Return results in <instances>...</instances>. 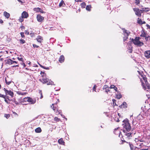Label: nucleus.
<instances>
[{
	"instance_id": "obj_14",
	"label": "nucleus",
	"mask_w": 150,
	"mask_h": 150,
	"mask_svg": "<svg viewBox=\"0 0 150 150\" xmlns=\"http://www.w3.org/2000/svg\"><path fill=\"white\" fill-rule=\"evenodd\" d=\"M21 16L24 18H27L28 17L29 15L27 12L24 11L22 13Z\"/></svg>"
},
{
	"instance_id": "obj_36",
	"label": "nucleus",
	"mask_w": 150,
	"mask_h": 150,
	"mask_svg": "<svg viewBox=\"0 0 150 150\" xmlns=\"http://www.w3.org/2000/svg\"><path fill=\"white\" fill-rule=\"evenodd\" d=\"M13 103L16 105H18L21 103V102H17L15 99L13 100Z\"/></svg>"
},
{
	"instance_id": "obj_46",
	"label": "nucleus",
	"mask_w": 150,
	"mask_h": 150,
	"mask_svg": "<svg viewBox=\"0 0 150 150\" xmlns=\"http://www.w3.org/2000/svg\"><path fill=\"white\" fill-rule=\"evenodd\" d=\"M112 101H113V105H114V106L116 105H117L116 104V100L115 99H112Z\"/></svg>"
},
{
	"instance_id": "obj_61",
	"label": "nucleus",
	"mask_w": 150,
	"mask_h": 150,
	"mask_svg": "<svg viewBox=\"0 0 150 150\" xmlns=\"http://www.w3.org/2000/svg\"><path fill=\"white\" fill-rule=\"evenodd\" d=\"M40 13H45V12H44L43 10H42V9H40Z\"/></svg>"
},
{
	"instance_id": "obj_16",
	"label": "nucleus",
	"mask_w": 150,
	"mask_h": 150,
	"mask_svg": "<svg viewBox=\"0 0 150 150\" xmlns=\"http://www.w3.org/2000/svg\"><path fill=\"white\" fill-rule=\"evenodd\" d=\"M28 102L30 103L31 104H34L36 102L35 100H33L31 98L28 97Z\"/></svg>"
},
{
	"instance_id": "obj_54",
	"label": "nucleus",
	"mask_w": 150,
	"mask_h": 150,
	"mask_svg": "<svg viewBox=\"0 0 150 150\" xmlns=\"http://www.w3.org/2000/svg\"><path fill=\"white\" fill-rule=\"evenodd\" d=\"M13 116H14L15 117H17L18 115L17 114V113H13Z\"/></svg>"
},
{
	"instance_id": "obj_32",
	"label": "nucleus",
	"mask_w": 150,
	"mask_h": 150,
	"mask_svg": "<svg viewBox=\"0 0 150 150\" xmlns=\"http://www.w3.org/2000/svg\"><path fill=\"white\" fill-rule=\"evenodd\" d=\"M40 74L42 76V78L45 77V76L46 75V74L44 72H43L41 71L40 72Z\"/></svg>"
},
{
	"instance_id": "obj_56",
	"label": "nucleus",
	"mask_w": 150,
	"mask_h": 150,
	"mask_svg": "<svg viewBox=\"0 0 150 150\" xmlns=\"http://www.w3.org/2000/svg\"><path fill=\"white\" fill-rule=\"evenodd\" d=\"M60 115L62 117L64 118L65 119H66V120H67V118L65 117V116L64 115H62V114H61Z\"/></svg>"
},
{
	"instance_id": "obj_30",
	"label": "nucleus",
	"mask_w": 150,
	"mask_h": 150,
	"mask_svg": "<svg viewBox=\"0 0 150 150\" xmlns=\"http://www.w3.org/2000/svg\"><path fill=\"white\" fill-rule=\"evenodd\" d=\"M86 6V4L85 3L83 2L81 3V6L82 8H85Z\"/></svg>"
},
{
	"instance_id": "obj_9",
	"label": "nucleus",
	"mask_w": 150,
	"mask_h": 150,
	"mask_svg": "<svg viewBox=\"0 0 150 150\" xmlns=\"http://www.w3.org/2000/svg\"><path fill=\"white\" fill-rule=\"evenodd\" d=\"M37 19L39 22L42 23L44 20V18L40 14H38L36 17Z\"/></svg>"
},
{
	"instance_id": "obj_15",
	"label": "nucleus",
	"mask_w": 150,
	"mask_h": 150,
	"mask_svg": "<svg viewBox=\"0 0 150 150\" xmlns=\"http://www.w3.org/2000/svg\"><path fill=\"white\" fill-rule=\"evenodd\" d=\"M36 40L38 42L41 43L43 40V37L40 35H38L36 38Z\"/></svg>"
},
{
	"instance_id": "obj_1",
	"label": "nucleus",
	"mask_w": 150,
	"mask_h": 150,
	"mask_svg": "<svg viewBox=\"0 0 150 150\" xmlns=\"http://www.w3.org/2000/svg\"><path fill=\"white\" fill-rule=\"evenodd\" d=\"M123 130L124 135L127 137V138L128 139H131V138L136 134V131L133 129H132L131 131L129 132L132 129L129 120L127 118H126L122 121V124Z\"/></svg>"
},
{
	"instance_id": "obj_23",
	"label": "nucleus",
	"mask_w": 150,
	"mask_h": 150,
	"mask_svg": "<svg viewBox=\"0 0 150 150\" xmlns=\"http://www.w3.org/2000/svg\"><path fill=\"white\" fill-rule=\"evenodd\" d=\"M4 14L7 18H8L10 16V14L6 11L4 12Z\"/></svg>"
},
{
	"instance_id": "obj_39",
	"label": "nucleus",
	"mask_w": 150,
	"mask_h": 150,
	"mask_svg": "<svg viewBox=\"0 0 150 150\" xmlns=\"http://www.w3.org/2000/svg\"><path fill=\"white\" fill-rule=\"evenodd\" d=\"M20 41V43L22 44H23L25 42V41L23 39H21Z\"/></svg>"
},
{
	"instance_id": "obj_45",
	"label": "nucleus",
	"mask_w": 150,
	"mask_h": 150,
	"mask_svg": "<svg viewBox=\"0 0 150 150\" xmlns=\"http://www.w3.org/2000/svg\"><path fill=\"white\" fill-rule=\"evenodd\" d=\"M138 72L139 74L141 75V77L144 75L142 72L138 71Z\"/></svg>"
},
{
	"instance_id": "obj_10",
	"label": "nucleus",
	"mask_w": 150,
	"mask_h": 150,
	"mask_svg": "<svg viewBox=\"0 0 150 150\" xmlns=\"http://www.w3.org/2000/svg\"><path fill=\"white\" fill-rule=\"evenodd\" d=\"M123 32L124 33V35H125V37H124L123 38V41H125L128 39V37L129 35V34L128 31L124 29Z\"/></svg>"
},
{
	"instance_id": "obj_7",
	"label": "nucleus",
	"mask_w": 150,
	"mask_h": 150,
	"mask_svg": "<svg viewBox=\"0 0 150 150\" xmlns=\"http://www.w3.org/2000/svg\"><path fill=\"white\" fill-rule=\"evenodd\" d=\"M133 10L135 12V14L137 16L139 17H141V16L142 13H143L141 10L137 8H133Z\"/></svg>"
},
{
	"instance_id": "obj_27",
	"label": "nucleus",
	"mask_w": 150,
	"mask_h": 150,
	"mask_svg": "<svg viewBox=\"0 0 150 150\" xmlns=\"http://www.w3.org/2000/svg\"><path fill=\"white\" fill-rule=\"evenodd\" d=\"M116 97L118 99H119L122 97V96L120 94L116 95Z\"/></svg>"
},
{
	"instance_id": "obj_13",
	"label": "nucleus",
	"mask_w": 150,
	"mask_h": 150,
	"mask_svg": "<svg viewBox=\"0 0 150 150\" xmlns=\"http://www.w3.org/2000/svg\"><path fill=\"white\" fill-rule=\"evenodd\" d=\"M6 64L11 65L12 64V60L10 59H8L5 60Z\"/></svg>"
},
{
	"instance_id": "obj_12",
	"label": "nucleus",
	"mask_w": 150,
	"mask_h": 150,
	"mask_svg": "<svg viewBox=\"0 0 150 150\" xmlns=\"http://www.w3.org/2000/svg\"><path fill=\"white\" fill-rule=\"evenodd\" d=\"M144 55L146 58H150V50H147L145 52Z\"/></svg>"
},
{
	"instance_id": "obj_41",
	"label": "nucleus",
	"mask_w": 150,
	"mask_h": 150,
	"mask_svg": "<svg viewBox=\"0 0 150 150\" xmlns=\"http://www.w3.org/2000/svg\"><path fill=\"white\" fill-rule=\"evenodd\" d=\"M143 11H144L147 12L149 11V8H145L144 10H143Z\"/></svg>"
},
{
	"instance_id": "obj_53",
	"label": "nucleus",
	"mask_w": 150,
	"mask_h": 150,
	"mask_svg": "<svg viewBox=\"0 0 150 150\" xmlns=\"http://www.w3.org/2000/svg\"><path fill=\"white\" fill-rule=\"evenodd\" d=\"M33 46L34 48H35V47L38 48L39 47V46H38L37 45L35 44H33Z\"/></svg>"
},
{
	"instance_id": "obj_42",
	"label": "nucleus",
	"mask_w": 150,
	"mask_h": 150,
	"mask_svg": "<svg viewBox=\"0 0 150 150\" xmlns=\"http://www.w3.org/2000/svg\"><path fill=\"white\" fill-rule=\"evenodd\" d=\"M39 93L40 94V99L42 98L43 97V96L42 95V91H39Z\"/></svg>"
},
{
	"instance_id": "obj_6",
	"label": "nucleus",
	"mask_w": 150,
	"mask_h": 150,
	"mask_svg": "<svg viewBox=\"0 0 150 150\" xmlns=\"http://www.w3.org/2000/svg\"><path fill=\"white\" fill-rule=\"evenodd\" d=\"M57 103L52 104L51 106V108L55 112H61L62 111L59 110L58 107Z\"/></svg>"
},
{
	"instance_id": "obj_22",
	"label": "nucleus",
	"mask_w": 150,
	"mask_h": 150,
	"mask_svg": "<svg viewBox=\"0 0 150 150\" xmlns=\"http://www.w3.org/2000/svg\"><path fill=\"white\" fill-rule=\"evenodd\" d=\"M5 80L6 84L7 85H9L12 82L11 80L10 81L8 80L6 77L5 78Z\"/></svg>"
},
{
	"instance_id": "obj_40",
	"label": "nucleus",
	"mask_w": 150,
	"mask_h": 150,
	"mask_svg": "<svg viewBox=\"0 0 150 150\" xmlns=\"http://www.w3.org/2000/svg\"><path fill=\"white\" fill-rule=\"evenodd\" d=\"M20 34H21V37L22 38H24L25 36V35H24V33L23 32H21Z\"/></svg>"
},
{
	"instance_id": "obj_19",
	"label": "nucleus",
	"mask_w": 150,
	"mask_h": 150,
	"mask_svg": "<svg viewBox=\"0 0 150 150\" xmlns=\"http://www.w3.org/2000/svg\"><path fill=\"white\" fill-rule=\"evenodd\" d=\"M66 5L64 1L63 0H62L61 2H60L59 4V7H61L62 6L64 7Z\"/></svg>"
},
{
	"instance_id": "obj_60",
	"label": "nucleus",
	"mask_w": 150,
	"mask_h": 150,
	"mask_svg": "<svg viewBox=\"0 0 150 150\" xmlns=\"http://www.w3.org/2000/svg\"><path fill=\"white\" fill-rule=\"evenodd\" d=\"M30 35L31 36V37H33L34 36V33H30Z\"/></svg>"
},
{
	"instance_id": "obj_17",
	"label": "nucleus",
	"mask_w": 150,
	"mask_h": 150,
	"mask_svg": "<svg viewBox=\"0 0 150 150\" xmlns=\"http://www.w3.org/2000/svg\"><path fill=\"white\" fill-rule=\"evenodd\" d=\"M64 57L63 55H61L60 56L59 59V62L61 63H62L64 62Z\"/></svg>"
},
{
	"instance_id": "obj_55",
	"label": "nucleus",
	"mask_w": 150,
	"mask_h": 150,
	"mask_svg": "<svg viewBox=\"0 0 150 150\" xmlns=\"http://www.w3.org/2000/svg\"><path fill=\"white\" fill-rule=\"evenodd\" d=\"M144 38H145V39L146 41H149L148 36H146V37H145Z\"/></svg>"
},
{
	"instance_id": "obj_35",
	"label": "nucleus",
	"mask_w": 150,
	"mask_h": 150,
	"mask_svg": "<svg viewBox=\"0 0 150 150\" xmlns=\"http://www.w3.org/2000/svg\"><path fill=\"white\" fill-rule=\"evenodd\" d=\"M54 121H56V122H59L60 121V119L56 117L54 118Z\"/></svg>"
},
{
	"instance_id": "obj_8",
	"label": "nucleus",
	"mask_w": 150,
	"mask_h": 150,
	"mask_svg": "<svg viewBox=\"0 0 150 150\" xmlns=\"http://www.w3.org/2000/svg\"><path fill=\"white\" fill-rule=\"evenodd\" d=\"M3 90L5 91L6 95H9L11 97H13L14 93L13 91H12L11 90L8 91L5 88H4Z\"/></svg>"
},
{
	"instance_id": "obj_50",
	"label": "nucleus",
	"mask_w": 150,
	"mask_h": 150,
	"mask_svg": "<svg viewBox=\"0 0 150 150\" xmlns=\"http://www.w3.org/2000/svg\"><path fill=\"white\" fill-rule=\"evenodd\" d=\"M141 9L140 10H142V12L143 13L144 11H143V10H144L145 8L143 7V6H141Z\"/></svg>"
},
{
	"instance_id": "obj_37",
	"label": "nucleus",
	"mask_w": 150,
	"mask_h": 150,
	"mask_svg": "<svg viewBox=\"0 0 150 150\" xmlns=\"http://www.w3.org/2000/svg\"><path fill=\"white\" fill-rule=\"evenodd\" d=\"M39 65L41 68H42L44 69H49L48 67H46L43 66H42V65H41L40 64H39Z\"/></svg>"
},
{
	"instance_id": "obj_2",
	"label": "nucleus",
	"mask_w": 150,
	"mask_h": 150,
	"mask_svg": "<svg viewBox=\"0 0 150 150\" xmlns=\"http://www.w3.org/2000/svg\"><path fill=\"white\" fill-rule=\"evenodd\" d=\"M105 114L107 117H111V121L113 122L115 121L117 122H119L120 120L118 116H119V118L121 117V115L120 113H117V115L116 113H111V114H110V113H105Z\"/></svg>"
},
{
	"instance_id": "obj_57",
	"label": "nucleus",
	"mask_w": 150,
	"mask_h": 150,
	"mask_svg": "<svg viewBox=\"0 0 150 150\" xmlns=\"http://www.w3.org/2000/svg\"><path fill=\"white\" fill-rule=\"evenodd\" d=\"M9 100L8 99V100H7L6 99V98L4 100L5 101L6 103L7 104H8L9 103L8 102V100Z\"/></svg>"
},
{
	"instance_id": "obj_34",
	"label": "nucleus",
	"mask_w": 150,
	"mask_h": 150,
	"mask_svg": "<svg viewBox=\"0 0 150 150\" xmlns=\"http://www.w3.org/2000/svg\"><path fill=\"white\" fill-rule=\"evenodd\" d=\"M28 97H25L22 100V102H28Z\"/></svg>"
},
{
	"instance_id": "obj_52",
	"label": "nucleus",
	"mask_w": 150,
	"mask_h": 150,
	"mask_svg": "<svg viewBox=\"0 0 150 150\" xmlns=\"http://www.w3.org/2000/svg\"><path fill=\"white\" fill-rule=\"evenodd\" d=\"M14 63L16 64H18V62L16 61H13L12 60V64Z\"/></svg>"
},
{
	"instance_id": "obj_4",
	"label": "nucleus",
	"mask_w": 150,
	"mask_h": 150,
	"mask_svg": "<svg viewBox=\"0 0 150 150\" xmlns=\"http://www.w3.org/2000/svg\"><path fill=\"white\" fill-rule=\"evenodd\" d=\"M40 82L43 84L46 83L47 85H54V82L50 79L46 77H42V78L40 79Z\"/></svg>"
},
{
	"instance_id": "obj_43",
	"label": "nucleus",
	"mask_w": 150,
	"mask_h": 150,
	"mask_svg": "<svg viewBox=\"0 0 150 150\" xmlns=\"http://www.w3.org/2000/svg\"><path fill=\"white\" fill-rule=\"evenodd\" d=\"M4 116L7 119H8L10 117V115L9 114H5Z\"/></svg>"
},
{
	"instance_id": "obj_21",
	"label": "nucleus",
	"mask_w": 150,
	"mask_h": 150,
	"mask_svg": "<svg viewBox=\"0 0 150 150\" xmlns=\"http://www.w3.org/2000/svg\"><path fill=\"white\" fill-rule=\"evenodd\" d=\"M127 104L126 102H124L122 104L119 106V107L121 108H126Z\"/></svg>"
},
{
	"instance_id": "obj_5",
	"label": "nucleus",
	"mask_w": 150,
	"mask_h": 150,
	"mask_svg": "<svg viewBox=\"0 0 150 150\" xmlns=\"http://www.w3.org/2000/svg\"><path fill=\"white\" fill-rule=\"evenodd\" d=\"M143 80L145 81V85L144 84V83L143 82H142V86L143 88L145 90L146 89H150V85L149 84L147 80V78L146 77V76L145 75H143L142 77Z\"/></svg>"
},
{
	"instance_id": "obj_24",
	"label": "nucleus",
	"mask_w": 150,
	"mask_h": 150,
	"mask_svg": "<svg viewBox=\"0 0 150 150\" xmlns=\"http://www.w3.org/2000/svg\"><path fill=\"white\" fill-rule=\"evenodd\" d=\"M41 129L40 127H38L35 129V131L37 133H40L41 132Z\"/></svg>"
},
{
	"instance_id": "obj_3",
	"label": "nucleus",
	"mask_w": 150,
	"mask_h": 150,
	"mask_svg": "<svg viewBox=\"0 0 150 150\" xmlns=\"http://www.w3.org/2000/svg\"><path fill=\"white\" fill-rule=\"evenodd\" d=\"M141 38L139 37H136L134 39H132L131 40L132 42L134 44L138 46L141 47L144 45V43L143 42L140 41Z\"/></svg>"
},
{
	"instance_id": "obj_51",
	"label": "nucleus",
	"mask_w": 150,
	"mask_h": 150,
	"mask_svg": "<svg viewBox=\"0 0 150 150\" xmlns=\"http://www.w3.org/2000/svg\"><path fill=\"white\" fill-rule=\"evenodd\" d=\"M25 33L26 35H28L29 34V32L27 30H25Z\"/></svg>"
},
{
	"instance_id": "obj_18",
	"label": "nucleus",
	"mask_w": 150,
	"mask_h": 150,
	"mask_svg": "<svg viewBox=\"0 0 150 150\" xmlns=\"http://www.w3.org/2000/svg\"><path fill=\"white\" fill-rule=\"evenodd\" d=\"M103 89L104 90H105V92L107 93L110 91L108 86L107 85H105L103 87Z\"/></svg>"
},
{
	"instance_id": "obj_44",
	"label": "nucleus",
	"mask_w": 150,
	"mask_h": 150,
	"mask_svg": "<svg viewBox=\"0 0 150 150\" xmlns=\"http://www.w3.org/2000/svg\"><path fill=\"white\" fill-rule=\"evenodd\" d=\"M97 87V86L96 84L94 85L93 88V91H96V88Z\"/></svg>"
},
{
	"instance_id": "obj_62",
	"label": "nucleus",
	"mask_w": 150,
	"mask_h": 150,
	"mask_svg": "<svg viewBox=\"0 0 150 150\" xmlns=\"http://www.w3.org/2000/svg\"><path fill=\"white\" fill-rule=\"evenodd\" d=\"M146 25V27H147L149 29H150V25H149L148 24H147Z\"/></svg>"
},
{
	"instance_id": "obj_47",
	"label": "nucleus",
	"mask_w": 150,
	"mask_h": 150,
	"mask_svg": "<svg viewBox=\"0 0 150 150\" xmlns=\"http://www.w3.org/2000/svg\"><path fill=\"white\" fill-rule=\"evenodd\" d=\"M17 59L19 61H23V59L22 57H18Z\"/></svg>"
},
{
	"instance_id": "obj_28",
	"label": "nucleus",
	"mask_w": 150,
	"mask_h": 150,
	"mask_svg": "<svg viewBox=\"0 0 150 150\" xmlns=\"http://www.w3.org/2000/svg\"><path fill=\"white\" fill-rule=\"evenodd\" d=\"M129 146L130 147V149L131 150H134V148L133 145L130 143V142L129 143Z\"/></svg>"
},
{
	"instance_id": "obj_11",
	"label": "nucleus",
	"mask_w": 150,
	"mask_h": 150,
	"mask_svg": "<svg viewBox=\"0 0 150 150\" xmlns=\"http://www.w3.org/2000/svg\"><path fill=\"white\" fill-rule=\"evenodd\" d=\"M141 34L140 35V37L144 38L147 36V33L144 29H143L141 30Z\"/></svg>"
},
{
	"instance_id": "obj_31",
	"label": "nucleus",
	"mask_w": 150,
	"mask_h": 150,
	"mask_svg": "<svg viewBox=\"0 0 150 150\" xmlns=\"http://www.w3.org/2000/svg\"><path fill=\"white\" fill-rule=\"evenodd\" d=\"M137 22L138 24L142 25V21L141 19H140L139 18H138Z\"/></svg>"
},
{
	"instance_id": "obj_64",
	"label": "nucleus",
	"mask_w": 150,
	"mask_h": 150,
	"mask_svg": "<svg viewBox=\"0 0 150 150\" xmlns=\"http://www.w3.org/2000/svg\"><path fill=\"white\" fill-rule=\"evenodd\" d=\"M20 28H21V29H24L25 28V27H24V26H23V25H22L21 26V27H20Z\"/></svg>"
},
{
	"instance_id": "obj_49",
	"label": "nucleus",
	"mask_w": 150,
	"mask_h": 150,
	"mask_svg": "<svg viewBox=\"0 0 150 150\" xmlns=\"http://www.w3.org/2000/svg\"><path fill=\"white\" fill-rule=\"evenodd\" d=\"M17 65L15 64V65H14L12 66L13 67H18L19 66V64L18 63V64H16Z\"/></svg>"
},
{
	"instance_id": "obj_33",
	"label": "nucleus",
	"mask_w": 150,
	"mask_h": 150,
	"mask_svg": "<svg viewBox=\"0 0 150 150\" xmlns=\"http://www.w3.org/2000/svg\"><path fill=\"white\" fill-rule=\"evenodd\" d=\"M23 18H24L22 16L21 17H20L19 18L18 20L19 21L21 22H23L24 21Z\"/></svg>"
},
{
	"instance_id": "obj_25",
	"label": "nucleus",
	"mask_w": 150,
	"mask_h": 150,
	"mask_svg": "<svg viewBox=\"0 0 150 150\" xmlns=\"http://www.w3.org/2000/svg\"><path fill=\"white\" fill-rule=\"evenodd\" d=\"M17 94L19 95H24L26 94L27 93L26 92H22L21 91H18L17 92Z\"/></svg>"
},
{
	"instance_id": "obj_58",
	"label": "nucleus",
	"mask_w": 150,
	"mask_h": 150,
	"mask_svg": "<svg viewBox=\"0 0 150 150\" xmlns=\"http://www.w3.org/2000/svg\"><path fill=\"white\" fill-rule=\"evenodd\" d=\"M114 90L116 91H117V88L115 86V87H114V88H113Z\"/></svg>"
},
{
	"instance_id": "obj_48",
	"label": "nucleus",
	"mask_w": 150,
	"mask_h": 150,
	"mask_svg": "<svg viewBox=\"0 0 150 150\" xmlns=\"http://www.w3.org/2000/svg\"><path fill=\"white\" fill-rule=\"evenodd\" d=\"M6 96H4L3 95L1 94H0V97L3 98L4 99L5 98Z\"/></svg>"
},
{
	"instance_id": "obj_59",
	"label": "nucleus",
	"mask_w": 150,
	"mask_h": 150,
	"mask_svg": "<svg viewBox=\"0 0 150 150\" xmlns=\"http://www.w3.org/2000/svg\"><path fill=\"white\" fill-rule=\"evenodd\" d=\"M115 86L114 85H111L110 87V88H114V87H115Z\"/></svg>"
},
{
	"instance_id": "obj_20",
	"label": "nucleus",
	"mask_w": 150,
	"mask_h": 150,
	"mask_svg": "<svg viewBox=\"0 0 150 150\" xmlns=\"http://www.w3.org/2000/svg\"><path fill=\"white\" fill-rule=\"evenodd\" d=\"M58 143L62 145H64L65 142L62 138H60L58 140Z\"/></svg>"
},
{
	"instance_id": "obj_63",
	"label": "nucleus",
	"mask_w": 150,
	"mask_h": 150,
	"mask_svg": "<svg viewBox=\"0 0 150 150\" xmlns=\"http://www.w3.org/2000/svg\"><path fill=\"white\" fill-rule=\"evenodd\" d=\"M122 142L120 143V144H123L124 142H126L125 140H122Z\"/></svg>"
},
{
	"instance_id": "obj_29",
	"label": "nucleus",
	"mask_w": 150,
	"mask_h": 150,
	"mask_svg": "<svg viewBox=\"0 0 150 150\" xmlns=\"http://www.w3.org/2000/svg\"><path fill=\"white\" fill-rule=\"evenodd\" d=\"M40 8L39 7L35 8H34V10L36 12H40Z\"/></svg>"
},
{
	"instance_id": "obj_26",
	"label": "nucleus",
	"mask_w": 150,
	"mask_h": 150,
	"mask_svg": "<svg viewBox=\"0 0 150 150\" xmlns=\"http://www.w3.org/2000/svg\"><path fill=\"white\" fill-rule=\"evenodd\" d=\"M91 5H88L86 6V9L87 10L90 11H91Z\"/></svg>"
},
{
	"instance_id": "obj_38",
	"label": "nucleus",
	"mask_w": 150,
	"mask_h": 150,
	"mask_svg": "<svg viewBox=\"0 0 150 150\" xmlns=\"http://www.w3.org/2000/svg\"><path fill=\"white\" fill-rule=\"evenodd\" d=\"M140 0H135V4L138 5H139L140 4Z\"/></svg>"
}]
</instances>
